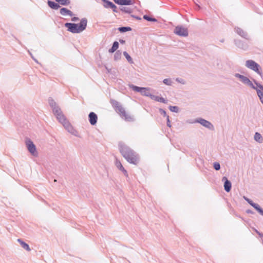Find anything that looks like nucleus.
<instances>
[{
    "label": "nucleus",
    "instance_id": "nucleus-1",
    "mask_svg": "<svg viewBox=\"0 0 263 263\" xmlns=\"http://www.w3.org/2000/svg\"><path fill=\"white\" fill-rule=\"evenodd\" d=\"M120 152L125 159L129 163L137 165L139 162L138 154L128 146L123 143H119Z\"/></svg>",
    "mask_w": 263,
    "mask_h": 263
},
{
    "label": "nucleus",
    "instance_id": "nucleus-2",
    "mask_svg": "<svg viewBox=\"0 0 263 263\" xmlns=\"http://www.w3.org/2000/svg\"><path fill=\"white\" fill-rule=\"evenodd\" d=\"M87 24V20L86 18H83L79 24L66 23L64 25L67 28L68 31L73 33H79L86 29Z\"/></svg>",
    "mask_w": 263,
    "mask_h": 263
},
{
    "label": "nucleus",
    "instance_id": "nucleus-3",
    "mask_svg": "<svg viewBox=\"0 0 263 263\" xmlns=\"http://www.w3.org/2000/svg\"><path fill=\"white\" fill-rule=\"evenodd\" d=\"M246 66L258 74L260 76H262V72L260 66L256 62L252 60H248L246 62Z\"/></svg>",
    "mask_w": 263,
    "mask_h": 263
},
{
    "label": "nucleus",
    "instance_id": "nucleus-4",
    "mask_svg": "<svg viewBox=\"0 0 263 263\" xmlns=\"http://www.w3.org/2000/svg\"><path fill=\"white\" fill-rule=\"evenodd\" d=\"M48 103L52 109V112L54 115L55 116L56 115H58V114L62 112V110L60 107L57 105V103L52 98H49L48 99Z\"/></svg>",
    "mask_w": 263,
    "mask_h": 263
},
{
    "label": "nucleus",
    "instance_id": "nucleus-5",
    "mask_svg": "<svg viewBox=\"0 0 263 263\" xmlns=\"http://www.w3.org/2000/svg\"><path fill=\"white\" fill-rule=\"evenodd\" d=\"M174 32L180 36H184L186 37L188 36L189 32L187 28L182 26H177L175 29Z\"/></svg>",
    "mask_w": 263,
    "mask_h": 263
},
{
    "label": "nucleus",
    "instance_id": "nucleus-6",
    "mask_svg": "<svg viewBox=\"0 0 263 263\" xmlns=\"http://www.w3.org/2000/svg\"><path fill=\"white\" fill-rule=\"evenodd\" d=\"M26 145L29 153L33 156H37L36 146L33 142L29 139L26 140Z\"/></svg>",
    "mask_w": 263,
    "mask_h": 263
},
{
    "label": "nucleus",
    "instance_id": "nucleus-7",
    "mask_svg": "<svg viewBox=\"0 0 263 263\" xmlns=\"http://www.w3.org/2000/svg\"><path fill=\"white\" fill-rule=\"evenodd\" d=\"M196 122L200 123L203 126L208 128L209 129H214L213 125L210 121L206 120L204 119L198 118L196 120Z\"/></svg>",
    "mask_w": 263,
    "mask_h": 263
},
{
    "label": "nucleus",
    "instance_id": "nucleus-8",
    "mask_svg": "<svg viewBox=\"0 0 263 263\" xmlns=\"http://www.w3.org/2000/svg\"><path fill=\"white\" fill-rule=\"evenodd\" d=\"M116 110L120 114L122 118H124L126 121H129L132 119L131 117L127 115L124 108L121 105L119 106H117Z\"/></svg>",
    "mask_w": 263,
    "mask_h": 263
},
{
    "label": "nucleus",
    "instance_id": "nucleus-9",
    "mask_svg": "<svg viewBox=\"0 0 263 263\" xmlns=\"http://www.w3.org/2000/svg\"><path fill=\"white\" fill-rule=\"evenodd\" d=\"M63 125L68 132L75 136H78V132L74 129L68 121L65 123Z\"/></svg>",
    "mask_w": 263,
    "mask_h": 263
},
{
    "label": "nucleus",
    "instance_id": "nucleus-10",
    "mask_svg": "<svg viewBox=\"0 0 263 263\" xmlns=\"http://www.w3.org/2000/svg\"><path fill=\"white\" fill-rule=\"evenodd\" d=\"M222 181L224 182V189L227 192H229L232 188L231 182L228 180V179L224 176L222 178Z\"/></svg>",
    "mask_w": 263,
    "mask_h": 263
},
{
    "label": "nucleus",
    "instance_id": "nucleus-11",
    "mask_svg": "<svg viewBox=\"0 0 263 263\" xmlns=\"http://www.w3.org/2000/svg\"><path fill=\"white\" fill-rule=\"evenodd\" d=\"M88 120L91 125H96L98 121L97 115L94 112H90L88 115Z\"/></svg>",
    "mask_w": 263,
    "mask_h": 263
},
{
    "label": "nucleus",
    "instance_id": "nucleus-12",
    "mask_svg": "<svg viewBox=\"0 0 263 263\" xmlns=\"http://www.w3.org/2000/svg\"><path fill=\"white\" fill-rule=\"evenodd\" d=\"M114 2L117 5L120 6H129L134 4V2L132 0H113Z\"/></svg>",
    "mask_w": 263,
    "mask_h": 263
},
{
    "label": "nucleus",
    "instance_id": "nucleus-13",
    "mask_svg": "<svg viewBox=\"0 0 263 263\" xmlns=\"http://www.w3.org/2000/svg\"><path fill=\"white\" fill-rule=\"evenodd\" d=\"M241 81L244 84H246V85H247L248 86H249V87H250L251 88L253 89H256L257 88V87H256L252 83V82L250 80V79L246 77V76H243V77L242 78V80H241Z\"/></svg>",
    "mask_w": 263,
    "mask_h": 263
},
{
    "label": "nucleus",
    "instance_id": "nucleus-14",
    "mask_svg": "<svg viewBox=\"0 0 263 263\" xmlns=\"http://www.w3.org/2000/svg\"><path fill=\"white\" fill-rule=\"evenodd\" d=\"M235 31L242 37L245 39H248L247 33L244 31L241 28L239 27L235 28Z\"/></svg>",
    "mask_w": 263,
    "mask_h": 263
},
{
    "label": "nucleus",
    "instance_id": "nucleus-15",
    "mask_svg": "<svg viewBox=\"0 0 263 263\" xmlns=\"http://www.w3.org/2000/svg\"><path fill=\"white\" fill-rule=\"evenodd\" d=\"M60 13L63 16L69 15L70 16H72L73 15V13L72 11L65 7L61 8Z\"/></svg>",
    "mask_w": 263,
    "mask_h": 263
},
{
    "label": "nucleus",
    "instance_id": "nucleus-16",
    "mask_svg": "<svg viewBox=\"0 0 263 263\" xmlns=\"http://www.w3.org/2000/svg\"><path fill=\"white\" fill-rule=\"evenodd\" d=\"M55 117L59 122L62 125L68 121L62 112L58 114V115H56Z\"/></svg>",
    "mask_w": 263,
    "mask_h": 263
},
{
    "label": "nucleus",
    "instance_id": "nucleus-17",
    "mask_svg": "<svg viewBox=\"0 0 263 263\" xmlns=\"http://www.w3.org/2000/svg\"><path fill=\"white\" fill-rule=\"evenodd\" d=\"M47 4L50 8L54 10H58L60 8V6L58 3L51 0H48Z\"/></svg>",
    "mask_w": 263,
    "mask_h": 263
},
{
    "label": "nucleus",
    "instance_id": "nucleus-18",
    "mask_svg": "<svg viewBox=\"0 0 263 263\" xmlns=\"http://www.w3.org/2000/svg\"><path fill=\"white\" fill-rule=\"evenodd\" d=\"M151 99L153 100H155L156 101H157V102H161V103H167V100L165 99L163 97H159L158 96H155L154 95H153L151 96Z\"/></svg>",
    "mask_w": 263,
    "mask_h": 263
},
{
    "label": "nucleus",
    "instance_id": "nucleus-19",
    "mask_svg": "<svg viewBox=\"0 0 263 263\" xmlns=\"http://www.w3.org/2000/svg\"><path fill=\"white\" fill-rule=\"evenodd\" d=\"M17 241L20 243L22 247L26 251H30L31 250L29 245L21 239H18Z\"/></svg>",
    "mask_w": 263,
    "mask_h": 263
},
{
    "label": "nucleus",
    "instance_id": "nucleus-20",
    "mask_svg": "<svg viewBox=\"0 0 263 263\" xmlns=\"http://www.w3.org/2000/svg\"><path fill=\"white\" fill-rule=\"evenodd\" d=\"M141 94L143 96L149 97L150 98H151V96L152 95V94L150 93L149 88L146 87H143Z\"/></svg>",
    "mask_w": 263,
    "mask_h": 263
},
{
    "label": "nucleus",
    "instance_id": "nucleus-21",
    "mask_svg": "<svg viewBox=\"0 0 263 263\" xmlns=\"http://www.w3.org/2000/svg\"><path fill=\"white\" fill-rule=\"evenodd\" d=\"M254 140L259 143H261L263 142V138L261 134L258 132L255 133L254 136Z\"/></svg>",
    "mask_w": 263,
    "mask_h": 263
},
{
    "label": "nucleus",
    "instance_id": "nucleus-22",
    "mask_svg": "<svg viewBox=\"0 0 263 263\" xmlns=\"http://www.w3.org/2000/svg\"><path fill=\"white\" fill-rule=\"evenodd\" d=\"M103 2V6L105 9H109L113 3L109 0H101Z\"/></svg>",
    "mask_w": 263,
    "mask_h": 263
},
{
    "label": "nucleus",
    "instance_id": "nucleus-23",
    "mask_svg": "<svg viewBox=\"0 0 263 263\" xmlns=\"http://www.w3.org/2000/svg\"><path fill=\"white\" fill-rule=\"evenodd\" d=\"M119 48V43L117 41H115L113 43L112 47L108 50L109 53H113L116 51Z\"/></svg>",
    "mask_w": 263,
    "mask_h": 263
},
{
    "label": "nucleus",
    "instance_id": "nucleus-24",
    "mask_svg": "<svg viewBox=\"0 0 263 263\" xmlns=\"http://www.w3.org/2000/svg\"><path fill=\"white\" fill-rule=\"evenodd\" d=\"M120 10L125 13L130 14L133 12V9L126 7H121L120 8Z\"/></svg>",
    "mask_w": 263,
    "mask_h": 263
},
{
    "label": "nucleus",
    "instance_id": "nucleus-25",
    "mask_svg": "<svg viewBox=\"0 0 263 263\" xmlns=\"http://www.w3.org/2000/svg\"><path fill=\"white\" fill-rule=\"evenodd\" d=\"M253 207L260 215L263 216V209L258 204L255 203V205H254Z\"/></svg>",
    "mask_w": 263,
    "mask_h": 263
},
{
    "label": "nucleus",
    "instance_id": "nucleus-26",
    "mask_svg": "<svg viewBox=\"0 0 263 263\" xmlns=\"http://www.w3.org/2000/svg\"><path fill=\"white\" fill-rule=\"evenodd\" d=\"M59 4L63 6H68L70 4V0H55Z\"/></svg>",
    "mask_w": 263,
    "mask_h": 263
},
{
    "label": "nucleus",
    "instance_id": "nucleus-27",
    "mask_svg": "<svg viewBox=\"0 0 263 263\" xmlns=\"http://www.w3.org/2000/svg\"><path fill=\"white\" fill-rule=\"evenodd\" d=\"M129 87L130 88H132L134 91H136V92H139L140 93L143 88V87H138V86H135L133 84L129 85Z\"/></svg>",
    "mask_w": 263,
    "mask_h": 263
},
{
    "label": "nucleus",
    "instance_id": "nucleus-28",
    "mask_svg": "<svg viewBox=\"0 0 263 263\" xmlns=\"http://www.w3.org/2000/svg\"><path fill=\"white\" fill-rule=\"evenodd\" d=\"M257 92V95L259 98V100L261 103L263 104V92L261 90L258 89L257 88L255 89Z\"/></svg>",
    "mask_w": 263,
    "mask_h": 263
},
{
    "label": "nucleus",
    "instance_id": "nucleus-29",
    "mask_svg": "<svg viewBox=\"0 0 263 263\" xmlns=\"http://www.w3.org/2000/svg\"><path fill=\"white\" fill-rule=\"evenodd\" d=\"M118 30L122 33L126 32L132 30V28L130 27H120L118 28Z\"/></svg>",
    "mask_w": 263,
    "mask_h": 263
},
{
    "label": "nucleus",
    "instance_id": "nucleus-30",
    "mask_svg": "<svg viewBox=\"0 0 263 263\" xmlns=\"http://www.w3.org/2000/svg\"><path fill=\"white\" fill-rule=\"evenodd\" d=\"M122 52L120 50H117L114 54V60L118 61L121 59Z\"/></svg>",
    "mask_w": 263,
    "mask_h": 263
},
{
    "label": "nucleus",
    "instance_id": "nucleus-31",
    "mask_svg": "<svg viewBox=\"0 0 263 263\" xmlns=\"http://www.w3.org/2000/svg\"><path fill=\"white\" fill-rule=\"evenodd\" d=\"M123 53V55L125 56V58L126 59V60H127V61L130 64L134 63L133 59L131 58V57L129 55V54L126 51H124Z\"/></svg>",
    "mask_w": 263,
    "mask_h": 263
},
{
    "label": "nucleus",
    "instance_id": "nucleus-32",
    "mask_svg": "<svg viewBox=\"0 0 263 263\" xmlns=\"http://www.w3.org/2000/svg\"><path fill=\"white\" fill-rule=\"evenodd\" d=\"M143 18L148 22H157V20L154 17H152L148 15H144L143 17Z\"/></svg>",
    "mask_w": 263,
    "mask_h": 263
},
{
    "label": "nucleus",
    "instance_id": "nucleus-33",
    "mask_svg": "<svg viewBox=\"0 0 263 263\" xmlns=\"http://www.w3.org/2000/svg\"><path fill=\"white\" fill-rule=\"evenodd\" d=\"M234 43L238 47L243 48V43L240 40H235Z\"/></svg>",
    "mask_w": 263,
    "mask_h": 263
},
{
    "label": "nucleus",
    "instance_id": "nucleus-34",
    "mask_svg": "<svg viewBox=\"0 0 263 263\" xmlns=\"http://www.w3.org/2000/svg\"><path fill=\"white\" fill-rule=\"evenodd\" d=\"M169 109L174 112H178L179 111V107L177 106H170Z\"/></svg>",
    "mask_w": 263,
    "mask_h": 263
},
{
    "label": "nucleus",
    "instance_id": "nucleus-35",
    "mask_svg": "<svg viewBox=\"0 0 263 263\" xmlns=\"http://www.w3.org/2000/svg\"><path fill=\"white\" fill-rule=\"evenodd\" d=\"M116 165L117 167L120 171H121L122 170H123V168H124V167L123 166L122 163H121V162L119 160H116Z\"/></svg>",
    "mask_w": 263,
    "mask_h": 263
},
{
    "label": "nucleus",
    "instance_id": "nucleus-36",
    "mask_svg": "<svg viewBox=\"0 0 263 263\" xmlns=\"http://www.w3.org/2000/svg\"><path fill=\"white\" fill-rule=\"evenodd\" d=\"M253 82L256 85V87H257L258 89L261 90V91L263 92V85L259 83L258 82H257V81H256L254 79H253Z\"/></svg>",
    "mask_w": 263,
    "mask_h": 263
},
{
    "label": "nucleus",
    "instance_id": "nucleus-37",
    "mask_svg": "<svg viewBox=\"0 0 263 263\" xmlns=\"http://www.w3.org/2000/svg\"><path fill=\"white\" fill-rule=\"evenodd\" d=\"M110 103L113 106V107H115V108H116L117 106H119L120 105V104L117 101L113 99L110 100Z\"/></svg>",
    "mask_w": 263,
    "mask_h": 263
},
{
    "label": "nucleus",
    "instance_id": "nucleus-38",
    "mask_svg": "<svg viewBox=\"0 0 263 263\" xmlns=\"http://www.w3.org/2000/svg\"><path fill=\"white\" fill-rule=\"evenodd\" d=\"M243 198L252 207L254 205H255L256 203H254V202H253V201L251 199H249V198H247V197H246L245 196H243Z\"/></svg>",
    "mask_w": 263,
    "mask_h": 263
},
{
    "label": "nucleus",
    "instance_id": "nucleus-39",
    "mask_svg": "<svg viewBox=\"0 0 263 263\" xmlns=\"http://www.w3.org/2000/svg\"><path fill=\"white\" fill-rule=\"evenodd\" d=\"M163 83L168 86H171L172 84V82L170 79H164L163 80Z\"/></svg>",
    "mask_w": 263,
    "mask_h": 263
},
{
    "label": "nucleus",
    "instance_id": "nucleus-40",
    "mask_svg": "<svg viewBox=\"0 0 263 263\" xmlns=\"http://www.w3.org/2000/svg\"><path fill=\"white\" fill-rule=\"evenodd\" d=\"M213 167L216 171H219L220 169V164L218 162H215L213 163Z\"/></svg>",
    "mask_w": 263,
    "mask_h": 263
},
{
    "label": "nucleus",
    "instance_id": "nucleus-41",
    "mask_svg": "<svg viewBox=\"0 0 263 263\" xmlns=\"http://www.w3.org/2000/svg\"><path fill=\"white\" fill-rule=\"evenodd\" d=\"M110 9H111L114 13L118 12L117 7L114 3L112 4V6L110 7Z\"/></svg>",
    "mask_w": 263,
    "mask_h": 263
},
{
    "label": "nucleus",
    "instance_id": "nucleus-42",
    "mask_svg": "<svg viewBox=\"0 0 263 263\" xmlns=\"http://www.w3.org/2000/svg\"><path fill=\"white\" fill-rule=\"evenodd\" d=\"M159 112L164 117H166L167 118V116H168V115H167L166 112L164 109H163L162 108H160L159 109Z\"/></svg>",
    "mask_w": 263,
    "mask_h": 263
},
{
    "label": "nucleus",
    "instance_id": "nucleus-43",
    "mask_svg": "<svg viewBox=\"0 0 263 263\" xmlns=\"http://www.w3.org/2000/svg\"><path fill=\"white\" fill-rule=\"evenodd\" d=\"M234 76L236 77V78H237L238 79H240V80L241 81V80H242V78L244 76L243 75H241L238 73H236L235 74H234Z\"/></svg>",
    "mask_w": 263,
    "mask_h": 263
},
{
    "label": "nucleus",
    "instance_id": "nucleus-44",
    "mask_svg": "<svg viewBox=\"0 0 263 263\" xmlns=\"http://www.w3.org/2000/svg\"><path fill=\"white\" fill-rule=\"evenodd\" d=\"M176 81L179 83H181V84H185V81L183 79H180V78H177L176 79Z\"/></svg>",
    "mask_w": 263,
    "mask_h": 263
},
{
    "label": "nucleus",
    "instance_id": "nucleus-45",
    "mask_svg": "<svg viewBox=\"0 0 263 263\" xmlns=\"http://www.w3.org/2000/svg\"><path fill=\"white\" fill-rule=\"evenodd\" d=\"M166 120H167V122H166L167 126L168 127H171V122H170V119H169V116H167Z\"/></svg>",
    "mask_w": 263,
    "mask_h": 263
},
{
    "label": "nucleus",
    "instance_id": "nucleus-46",
    "mask_svg": "<svg viewBox=\"0 0 263 263\" xmlns=\"http://www.w3.org/2000/svg\"><path fill=\"white\" fill-rule=\"evenodd\" d=\"M79 20V17H76V16H74V17L71 18V21L72 22H77V21H78Z\"/></svg>",
    "mask_w": 263,
    "mask_h": 263
},
{
    "label": "nucleus",
    "instance_id": "nucleus-47",
    "mask_svg": "<svg viewBox=\"0 0 263 263\" xmlns=\"http://www.w3.org/2000/svg\"><path fill=\"white\" fill-rule=\"evenodd\" d=\"M121 171H122L125 176H128V173L127 171L124 168L123 170H122Z\"/></svg>",
    "mask_w": 263,
    "mask_h": 263
},
{
    "label": "nucleus",
    "instance_id": "nucleus-48",
    "mask_svg": "<svg viewBox=\"0 0 263 263\" xmlns=\"http://www.w3.org/2000/svg\"><path fill=\"white\" fill-rule=\"evenodd\" d=\"M246 213L247 214H253L254 213V212L251 210H250V209H248L246 210Z\"/></svg>",
    "mask_w": 263,
    "mask_h": 263
},
{
    "label": "nucleus",
    "instance_id": "nucleus-49",
    "mask_svg": "<svg viewBox=\"0 0 263 263\" xmlns=\"http://www.w3.org/2000/svg\"><path fill=\"white\" fill-rule=\"evenodd\" d=\"M131 16L132 17H134V18H135L136 19L138 20H141V18L138 16H136V15H131Z\"/></svg>",
    "mask_w": 263,
    "mask_h": 263
},
{
    "label": "nucleus",
    "instance_id": "nucleus-50",
    "mask_svg": "<svg viewBox=\"0 0 263 263\" xmlns=\"http://www.w3.org/2000/svg\"><path fill=\"white\" fill-rule=\"evenodd\" d=\"M119 42H120L121 44H124V43H125V41L124 40H123V39H120V40H119Z\"/></svg>",
    "mask_w": 263,
    "mask_h": 263
},
{
    "label": "nucleus",
    "instance_id": "nucleus-51",
    "mask_svg": "<svg viewBox=\"0 0 263 263\" xmlns=\"http://www.w3.org/2000/svg\"><path fill=\"white\" fill-rule=\"evenodd\" d=\"M32 59L36 62V63H38V61L37 60L33 57V56H32Z\"/></svg>",
    "mask_w": 263,
    "mask_h": 263
},
{
    "label": "nucleus",
    "instance_id": "nucleus-52",
    "mask_svg": "<svg viewBox=\"0 0 263 263\" xmlns=\"http://www.w3.org/2000/svg\"><path fill=\"white\" fill-rule=\"evenodd\" d=\"M256 232L258 234V235L261 236V237H263V234H261V233H260L259 232H258L257 230H256Z\"/></svg>",
    "mask_w": 263,
    "mask_h": 263
},
{
    "label": "nucleus",
    "instance_id": "nucleus-53",
    "mask_svg": "<svg viewBox=\"0 0 263 263\" xmlns=\"http://www.w3.org/2000/svg\"><path fill=\"white\" fill-rule=\"evenodd\" d=\"M28 52L29 54H30V55L31 56V57L32 58V56H33L32 53L29 50H28Z\"/></svg>",
    "mask_w": 263,
    "mask_h": 263
},
{
    "label": "nucleus",
    "instance_id": "nucleus-54",
    "mask_svg": "<svg viewBox=\"0 0 263 263\" xmlns=\"http://www.w3.org/2000/svg\"><path fill=\"white\" fill-rule=\"evenodd\" d=\"M223 41H223V40H221L220 41V42H223Z\"/></svg>",
    "mask_w": 263,
    "mask_h": 263
},
{
    "label": "nucleus",
    "instance_id": "nucleus-55",
    "mask_svg": "<svg viewBox=\"0 0 263 263\" xmlns=\"http://www.w3.org/2000/svg\"><path fill=\"white\" fill-rule=\"evenodd\" d=\"M262 243H263V240H262Z\"/></svg>",
    "mask_w": 263,
    "mask_h": 263
}]
</instances>
